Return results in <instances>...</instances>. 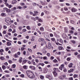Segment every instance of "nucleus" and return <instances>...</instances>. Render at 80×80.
Instances as JSON below:
<instances>
[{
  "label": "nucleus",
  "instance_id": "f257e3e1",
  "mask_svg": "<svg viewBox=\"0 0 80 80\" xmlns=\"http://www.w3.org/2000/svg\"><path fill=\"white\" fill-rule=\"evenodd\" d=\"M26 73L28 77L30 78H34L35 76L31 71H26Z\"/></svg>",
  "mask_w": 80,
  "mask_h": 80
},
{
  "label": "nucleus",
  "instance_id": "f03ea898",
  "mask_svg": "<svg viewBox=\"0 0 80 80\" xmlns=\"http://www.w3.org/2000/svg\"><path fill=\"white\" fill-rule=\"evenodd\" d=\"M5 21L7 23H8V24H9L8 22H11V21L10 20V18H9L6 17L5 18Z\"/></svg>",
  "mask_w": 80,
  "mask_h": 80
},
{
  "label": "nucleus",
  "instance_id": "7ed1b4c3",
  "mask_svg": "<svg viewBox=\"0 0 80 80\" xmlns=\"http://www.w3.org/2000/svg\"><path fill=\"white\" fill-rule=\"evenodd\" d=\"M62 37L65 39H68V37L65 33L62 34Z\"/></svg>",
  "mask_w": 80,
  "mask_h": 80
},
{
  "label": "nucleus",
  "instance_id": "20e7f679",
  "mask_svg": "<svg viewBox=\"0 0 80 80\" xmlns=\"http://www.w3.org/2000/svg\"><path fill=\"white\" fill-rule=\"evenodd\" d=\"M71 10L72 11V12H77V9L74 8H73Z\"/></svg>",
  "mask_w": 80,
  "mask_h": 80
},
{
  "label": "nucleus",
  "instance_id": "39448f33",
  "mask_svg": "<svg viewBox=\"0 0 80 80\" xmlns=\"http://www.w3.org/2000/svg\"><path fill=\"white\" fill-rule=\"evenodd\" d=\"M52 47V45L50 42H49L48 43V49H50Z\"/></svg>",
  "mask_w": 80,
  "mask_h": 80
},
{
  "label": "nucleus",
  "instance_id": "423d86ee",
  "mask_svg": "<svg viewBox=\"0 0 80 80\" xmlns=\"http://www.w3.org/2000/svg\"><path fill=\"white\" fill-rule=\"evenodd\" d=\"M1 16H2V17H7V14H6V13H2L1 14Z\"/></svg>",
  "mask_w": 80,
  "mask_h": 80
},
{
  "label": "nucleus",
  "instance_id": "0eeeda50",
  "mask_svg": "<svg viewBox=\"0 0 80 80\" xmlns=\"http://www.w3.org/2000/svg\"><path fill=\"white\" fill-rule=\"evenodd\" d=\"M66 77V76H65L63 75L59 77V79H63L64 78H65Z\"/></svg>",
  "mask_w": 80,
  "mask_h": 80
},
{
  "label": "nucleus",
  "instance_id": "6e6552de",
  "mask_svg": "<svg viewBox=\"0 0 80 80\" xmlns=\"http://www.w3.org/2000/svg\"><path fill=\"white\" fill-rule=\"evenodd\" d=\"M53 74L55 77H57V73L55 71H54L53 72Z\"/></svg>",
  "mask_w": 80,
  "mask_h": 80
},
{
  "label": "nucleus",
  "instance_id": "1a4fd4ad",
  "mask_svg": "<svg viewBox=\"0 0 80 80\" xmlns=\"http://www.w3.org/2000/svg\"><path fill=\"white\" fill-rule=\"evenodd\" d=\"M64 68V65L62 64L61 65V67H59V69L61 70H62V68Z\"/></svg>",
  "mask_w": 80,
  "mask_h": 80
},
{
  "label": "nucleus",
  "instance_id": "9d476101",
  "mask_svg": "<svg viewBox=\"0 0 80 80\" xmlns=\"http://www.w3.org/2000/svg\"><path fill=\"white\" fill-rule=\"evenodd\" d=\"M27 62V60H25L23 61L22 62V64L23 65V64H25V63H26V62Z\"/></svg>",
  "mask_w": 80,
  "mask_h": 80
},
{
  "label": "nucleus",
  "instance_id": "9b49d317",
  "mask_svg": "<svg viewBox=\"0 0 80 80\" xmlns=\"http://www.w3.org/2000/svg\"><path fill=\"white\" fill-rule=\"evenodd\" d=\"M15 3H17V1L14 0L12 1V4L13 5V4H15Z\"/></svg>",
  "mask_w": 80,
  "mask_h": 80
},
{
  "label": "nucleus",
  "instance_id": "f8f14e48",
  "mask_svg": "<svg viewBox=\"0 0 80 80\" xmlns=\"http://www.w3.org/2000/svg\"><path fill=\"white\" fill-rule=\"evenodd\" d=\"M38 42H44V39L43 38H39L38 40Z\"/></svg>",
  "mask_w": 80,
  "mask_h": 80
},
{
  "label": "nucleus",
  "instance_id": "ddd939ff",
  "mask_svg": "<svg viewBox=\"0 0 80 80\" xmlns=\"http://www.w3.org/2000/svg\"><path fill=\"white\" fill-rule=\"evenodd\" d=\"M65 32H68V28L67 27H65L64 28Z\"/></svg>",
  "mask_w": 80,
  "mask_h": 80
},
{
  "label": "nucleus",
  "instance_id": "4468645a",
  "mask_svg": "<svg viewBox=\"0 0 80 80\" xmlns=\"http://www.w3.org/2000/svg\"><path fill=\"white\" fill-rule=\"evenodd\" d=\"M23 68L24 69H25L26 70H27L28 68V66L26 65H25L23 66Z\"/></svg>",
  "mask_w": 80,
  "mask_h": 80
},
{
  "label": "nucleus",
  "instance_id": "2eb2a0df",
  "mask_svg": "<svg viewBox=\"0 0 80 80\" xmlns=\"http://www.w3.org/2000/svg\"><path fill=\"white\" fill-rule=\"evenodd\" d=\"M48 72V69H44V73H47Z\"/></svg>",
  "mask_w": 80,
  "mask_h": 80
},
{
  "label": "nucleus",
  "instance_id": "dca6fc26",
  "mask_svg": "<svg viewBox=\"0 0 80 80\" xmlns=\"http://www.w3.org/2000/svg\"><path fill=\"white\" fill-rule=\"evenodd\" d=\"M7 44L8 46H10L12 45V43L10 42H7Z\"/></svg>",
  "mask_w": 80,
  "mask_h": 80
},
{
  "label": "nucleus",
  "instance_id": "f3484780",
  "mask_svg": "<svg viewBox=\"0 0 80 80\" xmlns=\"http://www.w3.org/2000/svg\"><path fill=\"white\" fill-rule=\"evenodd\" d=\"M2 68L3 70H5V69H6V67L4 65L2 66Z\"/></svg>",
  "mask_w": 80,
  "mask_h": 80
},
{
  "label": "nucleus",
  "instance_id": "a211bd4d",
  "mask_svg": "<svg viewBox=\"0 0 80 80\" xmlns=\"http://www.w3.org/2000/svg\"><path fill=\"white\" fill-rule=\"evenodd\" d=\"M40 77L41 79H42V80H43V79H44V76L42 75H40Z\"/></svg>",
  "mask_w": 80,
  "mask_h": 80
},
{
  "label": "nucleus",
  "instance_id": "6ab92c4d",
  "mask_svg": "<svg viewBox=\"0 0 80 80\" xmlns=\"http://www.w3.org/2000/svg\"><path fill=\"white\" fill-rule=\"evenodd\" d=\"M73 72V69H71L70 70H68V72L69 73H70V72Z\"/></svg>",
  "mask_w": 80,
  "mask_h": 80
},
{
  "label": "nucleus",
  "instance_id": "aec40b11",
  "mask_svg": "<svg viewBox=\"0 0 80 80\" xmlns=\"http://www.w3.org/2000/svg\"><path fill=\"white\" fill-rule=\"evenodd\" d=\"M39 65H41L42 67H43V66H44V65H45V64H44V63H39Z\"/></svg>",
  "mask_w": 80,
  "mask_h": 80
},
{
  "label": "nucleus",
  "instance_id": "412c9836",
  "mask_svg": "<svg viewBox=\"0 0 80 80\" xmlns=\"http://www.w3.org/2000/svg\"><path fill=\"white\" fill-rule=\"evenodd\" d=\"M43 60H48V58H47V57L44 56L43 57Z\"/></svg>",
  "mask_w": 80,
  "mask_h": 80
},
{
  "label": "nucleus",
  "instance_id": "4be33fe9",
  "mask_svg": "<svg viewBox=\"0 0 80 80\" xmlns=\"http://www.w3.org/2000/svg\"><path fill=\"white\" fill-rule=\"evenodd\" d=\"M60 42L62 43H63V40L61 38H60L59 39Z\"/></svg>",
  "mask_w": 80,
  "mask_h": 80
},
{
  "label": "nucleus",
  "instance_id": "5701e85b",
  "mask_svg": "<svg viewBox=\"0 0 80 80\" xmlns=\"http://www.w3.org/2000/svg\"><path fill=\"white\" fill-rule=\"evenodd\" d=\"M40 29L42 31H44V28L42 27H41Z\"/></svg>",
  "mask_w": 80,
  "mask_h": 80
},
{
  "label": "nucleus",
  "instance_id": "b1692460",
  "mask_svg": "<svg viewBox=\"0 0 80 80\" xmlns=\"http://www.w3.org/2000/svg\"><path fill=\"white\" fill-rule=\"evenodd\" d=\"M26 28L28 30H31V28H30V27L29 26H27L26 27Z\"/></svg>",
  "mask_w": 80,
  "mask_h": 80
},
{
  "label": "nucleus",
  "instance_id": "393cba45",
  "mask_svg": "<svg viewBox=\"0 0 80 80\" xmlns=\"http://www.w3.org/2000/svg\"><path fill=\"white\" fill-rule=\"evenodd\" d=\"M28 50L29 52H30L31 53H32V50L31 49L28 48Z\"/></svg>",
  "mask_w": 80,
  "mask_h": 80
},
{
  "label": "nucleus",
  "instance_id": "a878e982",
  "mask_svg": "<svg viewBox=\"0 0 80 80\" xmlns=\"http://www.w3.org/2000/svg\"><path fill=\"white\" fill-rule=\"evenodd\" d=\"M31 41H32V42H33V41H35V39L34 38V37L33 36L32 37Z\"/></svg>",
  "mask_w": 80,
  "mask_h": 80
},
{
  "label": "nucleus",
  "instance_id": "bb28decb",
  "mask_svg": "<svg viewBox=\"0 0 80 80\" xmlns=\"http://www.w3.org/2000/svg\"><path fill=\"white\" fill-rule=\"evenodd\" d=\"M63 48V47H62V46H59V47H58V49H59V50H62V49Z\"/></svg>",
  "mask_w": 80,
  "mask_h": 80
},
{
  "label": "nucleus",
  "instance_id": "cd10ccee",
  "mask_svg": "<svg viewBox=\"0 0 80 80\" xmlns=\"http://www.w3.org/2000/svg\"><path fill=\"white\" fill-rule=\"evenodd\" d=\"M5 73H10V71L8 70H5L4 71Z\"/></svg>",
  "mask_w": 80,
  "mask_h": 80
},
{
  "label": "nucleus",
  "instance_id": "c85d7f7f",
  "mask_svg": "<svg viewBox=\"0 0 80 80\" xmlns=\"http://www.w3.org/2000/svg\"><path fill=\"white\" fill-rule=\"evenodd\" d=\"M36 30L38 33H39L40 35H41V32H40V31L38 29H37Z\"/></svg>",
  "mask_w": 80,
  "mask_h": 80
},
{
  "label": "nucleus",
  "instance_id": "c756f323",
  "mask_svg": "<svg viewBox=\"0 0 80 80\" xmlns=\"http://www.w3.org/2000/svg\"><path fill=\"white\" fill-rule=\"evenodd\" d=\"M53 61V62H54V63H57V62H58V61H57V60L56 59L54 60Z\"/></svg>",
  "mask_w": 80,
  "mask_h": 80
},
{
  "label": "nucleus",
  "instance_id": "7c9ffc66",
  "mask_svg": "<svg viewBox=\"0 0 80 80\" xmlns=\"http://www.w3.org/2000/svg\"><path fill=\"white\" fill-rule=\"evenodd\" d=\"M3 27L4 29H7V26H5V25H3Z\"/></svg>",
  "mask_w": 80,
  "mask_h": 80
},
{
  "label": "nucleus",
  "instance_id": "2f4dec72",
  "mask_svg": "<svg viewBox=\"0 0 80 80\" xmlns=\"http://www.w3.org/2000/svg\"><path fill=\"white\" fill-rule=\"evenodd\" d=\"M8 15H10L12 14V11H10L8 13Z\"/></svg>",
  "mask_w": 80,
  "mask_h": 80
},
{
  "label": "nucleus",
  "instance_id": "473e14b6",
  "mask_svg": "<svg viewBox=\"0 0 80 80\" xmlns=\"http://www.w3.org/2000/svg\"><path fill=\"white\" fill-rule=\"evenodd\" d=\"M9 50V49L8 48H5V51H6V52L8 51Z\"/></svg>",
  "mask_w": 80,
  "mask_h": 80
},
{
  "label": "nucleus",
  "instance_id": "72a5a7b5",
  "mask_svg": "<svg viewBox=\"0 0 80 80\" xmlns=\"http://www.w3.org/2000/svg\"><path fill=\"white\" fill-rule=\"evenodd\" d=\"M46 55L48 57H50V54L49 53H47Z\"/></svg>",
  "mask_w": 80,
  "mask_h": 80
},
{
  "label": "nucleus",
  "instance_id": "f704fd0d",
  "mask_svg": "<svg viewBox=\"0 0 80 80\" xmlns=\"http://www.w3.org/2000/svg\"><path fill=\"white\" fill-rule=\"evenodd\" d=\"M4 3L5 5H6L7 6V7H8V6L9 5V4L7 2H5Z\"/></svg>",
  "mask_w": 80,
  "mask_h": 80
},
{
  "label": "nucleus",
  "instance_id": "c9c22d12",
  "mask_svg": "<svg viewBox=\"0 0 80 80\" xmlns=\"http://www.w3.org/2000/svg\"><path fill=\"white\" fill-rule=\"evenodd\" d=\"M44 12L45 13H46V14H48V13H49V12H48L46 10L44 11Z\"/></svg>",
  "mask_w": 80,
  "mask_h": 80
},
{
  "label": "nucleus",
  "instance_id": "e433bc0d",
  "mask_svg": "<svg viewBox=\"0 0 80 80\" xmlns=\"http://www.w3.org/2000/svg\"><path fill=\"white\" fill-rule=\"evenodd\" d=\"M0 59L2 60H4V57H0Z\"/></svg>",
  "mask_w": 80,
  "mask_h": 80
},
{
  "label": "nucleus",
  "instance_id": "4c0bfd02",
  "mask_svg": "<svg viewBox=\"0 0 80 80\" xmlns=\"http://www.w3.org/2000/svg\"><path fill=\"white\" fill-rule=\"evenodd\" d=\"M8 9V8H3V10H5V11H6V12H7Z\"/></svg>",
  "mask_w": 80,
  "mask_h": 80
},
{
  "label": "nucleus",
  "instance_id": "58836bf2",
  "mask_svg": "<svg viewBox=\"0 0 80 80\" xmlns=\"http://www.w3.org/2000/svg\"><path fill=\"white\" fill-rule=\"evenodd\" d=\"M2 33L3 34H6L7 33V32H6V31H4L2 32Z\"/></svg>",
  "mask_w": 80,
  "mask_h": 80
},
{
  "label": "nucleus",
  "instance_id": "ea45409f",
  "mask_svg": "<svg viewBox=\"0 0 80 80\" xmlns=\"http://www.w3.org/2000/svg\"><path fill=\"white\" fill-rule=\"evenodd\" d=\"M78 76V75L77 74H74L73 76V78H76Z\"/></svg>",
  "mask_w": 80,
  "mask_h": 80
},
{
  "label": "nucleus",
  "instance_id": "a19ab883",
  "mask_svg": "<svg viewBox=\"0 0 80 80\" xmlns=\"http://www.w3.org/2000/svg\"><path fill=\"white\" fill-rule=\"evenodd\" d=\"M35 62H36L37 63H38V62H39V60L37 59H36Z\"/></svg>",
  "mask_w": 80,
  "mask_h": 80
},
{
  "label": "nucleus",
  "instance_id": "79ce46f5",
  "mask_svg": "<svg viewBox=\"0 0 80 80\" xmlns=\"http://www.w3.org/2000/svg\"><path fill=\"white\" fill-rule=\"evenodd\" d=\"M21 6H24V5H25V4L23 2L21 3Z\"/></svg>",
  "mask_w": 80,
  "mask_h": 80
},
{
  "label": "nucleus",
  "instance_id": "37998d69",
  "mask_svg": "<svg viewBox=\"0 0 80 80\" xmlns=\"http://www.w3.org/2000/svg\"><path fill=\"white\" fill-rule=\"evenodd\" d=\"M44 15V12H42L41 13V17H43Z\"/></svg>",
  "mask_w": 80,
  "mask_h": 80
},
{
  "label": "nucleus",
  "instance_id": "c03bdc74",
  "mask_svg": "<svg viewBox=\"0 0 80 80\" xmlns=\"http://www.w3.org/2000/svg\"><path fill=\"white\" fill-rule=\"evenodd\" d=\"M27 31V30L26 29H22V32H25Z\"/></svg>",
  "mask_w": 80,
  "mask_h": 80
},
{
  "label": "nucleus",
  "instance_id": "a18cd8bd",
  "mask_svg": "<svg viewBox=\"0 0 80 80\" xmlns=\"http://www.w3.org/2000/svg\"><path fill=\"white\" fill-rule=\"evenodd\" d=\"M32 4H33V6H34V7H35L36 6V3H35V2L33 3Z\"/></svg>",
  "mask_w": 80,
  "mask_h": 80
},
{
  "label": "nucleus",
  "instance_id": "49530a36",
  "mask_svg": "<svg viewBox=\"0 0 80 80\" xmlns=\"http://www.w3.org/2000/svg\"><path fill=\"white\" fill-rule=\"evenodd\" d=\"M32 70H35V67H34V66L32 67Z\"/></svg>",
  "mask_w": 80,
  "mask_h": 80
},
{
  "label": "nucleus",
  "instance_id": "de8ad7c7",
  "mask_svg": "<svg viewBox=\"0 0 80 80\" xmlns=\"http://www.w3.org/2000/svg\"><path fill=\"white\" fill-rule=\"evenodd\" d=\"M50 59L51 60H53V59H54V58L53 56H51V58H50Z\"/></svg>",
  "mask_w": 80,
  "mask_h": 80
},
{
  "label": "nucleus",
  "instance_id": "09e8293b",
  "mask_svg": "<svg viewBox=\"0 0 80 80\" xmlns=\"http://www.w3.org/2000/svg\"><path fill=\"white\" fill-rule=\"evenodd\" d=\"M21 50L22 51H23V50H25V48H24L23 47H22L21 48Z\"/></svg>",
  "mask_w": 80,
  "mask_h": 80
},
{
  "label": "nucleus",
  "instance_id": "8fccbe9b",
  "mask_svg": "<svg viewBox=\"0 0 80 80\" xmlns=\"http://www.w3.org/2000/svg\"><path fill=\"white\" fill-rule=\"evenodd\" d=\"M23 54L24 55H26V51H23Z\"/></svg>",
  "mask_w": 80,
  "mask_h": 80
},
{
  "label": "nucleus",
  "instance_id": "3c124183",
  "mask_svg": "<svg viewBox=\"0 0 80 80\" xmlns=\"http://www.w3.org/2000/svg\"><path fill=\"white\" fill-rule=\"evenodd\" d=\"M4 64V65H6V66H7V65H8V63H7V62H5Z\"/></svg>",
  "mask_w": 80,
  "mask_h": 80
},
{
  "label": "nucleus",
  "instance_id": "603ef678",
  "mask_svg": "<svg viewBox=\"0 0 80 80\" xmlns=\"http://www.w3.org/2000/svg\"><path fill=\"white\" fill-rule=\"evenodd\" d=\"M51 40L52 41H53V42L55 41V39L54 38H52Z\"/></svg>",
  "mask_w": 80,
  "mask_h": 80
},
{
  "label": "nucleus",
  "instance_id": "864d4df0",
  "mask_svg": "<svg viewBox=\"0 0 80 80\" xmlns=\"http://www.w3.org/2000/svg\"><path fill=\"white\" fill-rule=\"evenodd\" d=\"M11 12L12 13V14H14V13H15V12L13 11H11Z\"/></svg>",
  "mask_w": 80,
  "mask_h": 80
},
{
  "label": "nucleus",
  "instance_id": "5fc2aeb1",
  "mask_svg": "<svg viewBox=\"0 0 80 80\" xmlns=\"http://www.w3.org/2000/svg\"><path fill=\"white\" fill-rule=\"evenodd\" d=\"M34 13H36V14H37V13H38V12L36 11H34Z\"/></svg>",
  "mask_w": 80,
  "mask_h": 80
},
{
  "label": "nucleus",
  "instance_id": "6e6d98bb",
  "mask_svg": "<svg viewBox=\"0 0 80 80\" xmlns=\"http://www.w3.org/2000/svg\"><path fill=\"white\" fill-rule=\"evenodd\" d=\"M11 11L10 10V9H7V10L6 11V12H8V13H9V12H10Z\"/></svg>",
  "mask_w": 80,
  "mask_h": 80
},
{
  "label": "nucleus",
  "instance_id": "4d7b16f0",
  "mask_svg": "<svg viewBox=\"0 0 80 80\" xmlns=\"http://www.w3.org/2000/svg\"><path fill=\"white\" fill-rule=\"evenodd\" d=\"M36 18L37 20H39V19H40V18H38V17H36Z\"/></svg>",
  "mask_w": 80,
  "mask_h": 80
},
{
  "label": "nucleus",
  "instance_id": "13d9d810",
  "mask_svg": "<svg viewBox=\"0 0 80 80\" xmlns=\"http://www.w3.org/2000/svg\"><path fill=\"white\" fill-rule=\"evenodd\" d=\"M23 43H26V42H27V40H23Z\"/></svg>",
  "mask_w": 80,
  "mask_h": 80
},
{
  "label": "nucleus",
  "instance_id": "bf43d9fd",
  "mask_svg": "<svg viewBox=\"0 0 80 80\" xmlns=\"http://www.w3.org/2000/svg\"><path fill=\"white\" fill-rule=\"evenodd\" d=\"M39 22H42V20L40 19V18L38 20Z\"/></svg>",
  "mask_w": 80,
  "mask_h": 80
},
{
  "label": "nucleus",
  "instance_id": "052dcab7",
  "mask_svg": "<svg viewBox=\"0 0 80 80\" xmlns=\"http://www.w3.org/2000/svg\"><path fill=\"white\" fill-rule=\"evenodd\" d=\"M52 77L50 76H49V80H52Z\"/></svg>",
  "mask_w": 80,
  "mask_h": 80
},
{
  "label": "nucleus",
  "instance_id": "680f3d73",
  "mask_svg": "<svg viewBox=\"0 0 80 80\" xmlns=\"http://www.w3.org/2000/svg\"><path fill=\"white\" fill-rule=\"evenodd\" d=\"M77 58H80V54H78L77 56Z\"/></svg>",
  "mask_w": 80,
  "mask_h": 80
},
{
  "label": "nucleus",
  "instance_id": "e2e57ef3",
  "mask_svg": "<svg viewBox=\"0 0 80 80\" xmlns=\"http://www.w3.org/2000/svg\"><path fill=\"white\" fill-rule=\"evenodd\" d=\"M67 60H68V61H70V58H67Z\"/></svg>",
  "mask_w": 80,
  "mask_h": 80
},
{
  "label": "nucleus",
  "instance_id": "0e129e2a",
  "mask_svg": "<svg viewBox=\"0 0 80 80\" xmlns=\"http://www.w3.org/2000/svg\"><path fill=\"white\" fill-rule=\"evenodd\" d=\"M70 22H71V23H72V24L74 23V21H73V20H71Z\"/></svg>",
  "mask_w": 80,
  "mask_h": 80
},
{
  "label": "nucleus",
  "instance_id": "69168bd1",
  "mask_svg": "<svg viewBox=\"0 0 80 80\" xmlns=\"http://www.w3.org/2000/svg\"><path fill=\"white\" fill-rule=\"evenodd\" d=\"M3 49H1V50H0V52H3Z\"/></svg>",
  "mask_w": 80,
  "mask_h": 80
},
{
  "label": "nucleus",
  "instance_id": "338daca9",
  "mask_svg": "<svg viewBox=\"0 0 80 80\" xmlns=\"http://www.w3.org/2000/svg\"><path fill=\"white\" fill-rule=\"evenodd\" d=\"M70 33H73V30H71L70 32Z\"/></svg>",
  "mask_w": 80,
  "mask_h": 80
},
{
  "label": "nucleus",
  "instance_id": "774afa93",
  "mask_svg": "<svg viewBox=\"0 0 80 80\" xmlns=\"http://www.w3.org/2000/svg\"><path fill=\"white\" fill-rule=\"evenodd\" d=\"M24 74H21V77H22V78H23L24 77Z\"/></svg>",
  "mask_w": 80,
  "mask_h": 80
}]
</instances>
